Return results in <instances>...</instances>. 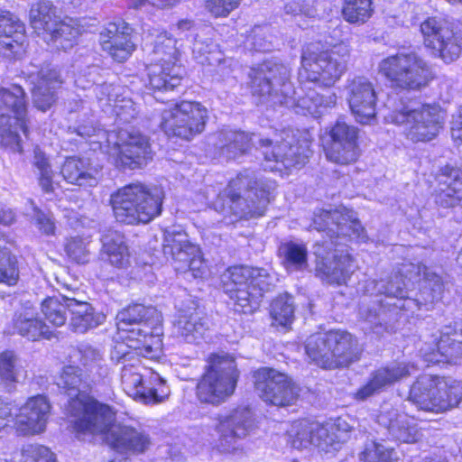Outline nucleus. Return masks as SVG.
Returning a JSON list of instances; mask_svg holds the SVG:
<instances>
[{
    "label": "nucleus",
    "instance_id": "f257e3e1",
    "mask_svg": "<svg viewBox=\"0 0 462 462\" xmlns=\"http://www.w3.org/2000/svg\"><path fill=\"white\" fill-rule=\"evenodd\" d=\"M57 385L70 397L66 411L69 423L77 438L100 436L120 453L146 450L150 438L143 431L115 422V411L86 393L88 375L79 365H67L57 379Z\"/></svg>",
    "mask_w": 462,
    "mask_h": 462
},
{
    "label": "nucleus",
    "instance_id": "f03ea898",
    "mask_svg": "<svg viewBox=\"0 0 462 462\" xmlns=\"http://www.w3.org/2000/svg\"><path fill=\"white\" fill-rule=\"evenodd\" d=\"M442 291L439 275L424 265L403 263L398 273L388 282L371 280L366 282L365 292L370 295H383L379 300L382 311L388 307L390 311L400 310L414 313L421 305L432 303Z\"/></svg>",
    "mask_w": 462,
    "mask_h": 462
},
{
    "label": "nucleus",
    "instance_id": "7ed1b4c3",
    "mask_svg": "<svg viewBox=\"0 0 462 462\" xmlns=\"http://www.w3.org/2000/svg\"><path fill=\"white\" fill-rule=\"evenodd\" d=\"M254 95L263 98V102L280 104L293 108L296 113L317 116L322 108L332 107L337 103L335 93L320 95L314 90L304 93L302 88L294 89L290 82V70L273 61H266L250 74Z\"/></svg>",
    "mask_w": 462,
    "mask_h": 462
},
{
    "label": "nucleus",
    "instance_id": "20e7f679",
    "mask_svg": "<svg viewBox=\"0 0 462 462\" xmlns=\"http://www.w3.org/2000/svg\"><path fill=\"white\" fill-rule=\"evenodd\" d=\"M117 334L112 357L130 361L131 352L149 359L160 357L162 350V316L153 307L134 304L116 315Z\"/></svg>",
    "mask_w": 462,
    "mask_h": 462
},
{
    "label": "nucleus",
    "instance_id": "39448f33",
    "mask_svg": "<svg viewBox=\"0 0 462 462\" xmlns=\"http://www.w3.org/2000/svg\"><path fill=\"white\" fill-rule=\"evenodd\" d=\"M275 183L271 180L254 179L251 172L240 173L231 180L223 193L211 201L214 191L206 197L217 212L224 216L226 224H232L239 218L263 216L273 198Z\"/></svg>",
    "mask_w": 462,
    "mask_h": 462
},
{
    "label": "nucleus",
    "instance_id": "423d86ee",
    "mask_svg": "<svg viewBox=\"0 0 462 462\" xmlns=\"http://www.w3.org/2000/svg\"><path fill=\"white\" fill-rule=\"evenodd\" d=\"M77 133L89 143L92 150L101 149L116 167L135 169L151 158L148 138L137 131H105L93 124L81 125Z\"/></svg>",
    "mask_w": 462,
    "mask_h": 462
},
{
    "label": "nucleus",
    "instance_id": "0eeeda50",
    "mask_svg": "<svg viewBox=\"0 0 462 462\" xmlns=\"http://www.w3.org/2000/svg\"><path fill=\"white\" fill-rule=\"evenodd\" d=\"M276 282L268 270L249 266H233L222 275L223 289L234 301L235 310L245 314L259 308L263 293Z\"/></svg>",
    "mask_w": 462,
    "mask_h": 462
},
{
    "label": "nucleus",
    "instance_id": "6e6552de",
    "mask_svg": "<svg viewBox=\"0 0 462 462\" xmlns=\"http://www.w3.org/2000/svg\"><path fill=\"white\" fill-rule=\"evenodd\" d=\"M164 191L161 187L140 183L126 185L111 195V205L118 222L148 223L161 214Z\"/></svg>",
    "mask_w": 462,
    "mask_h": 462
},
{
    "label": "nucleus",
    "instance_id": "1a4fd4ad",
    "mask_svg": "<svg viewBox=\"0 0 462 462\" xmlns=\"http://www.w3.org/2000/svg\"><path fill=\"white\" fill-rule=\"evenodd\" d=\"M389 123L402 126V134L412 143H426L438 136L445 122V113L437 105L400 102L387 116Z\"/></svg>",
    "mask_w": 462,
    "mask_h": 462
},
{
    "label": "nucleus",
    "instance_id": "9d476101",
    "mask_svg": "<svg viewBox=\"0 0 462 462\" xmlns=\"http://www.w3.org/2000/svg\"><path fill=\"white\" fill-rule=\"evenodd\" d=\"M305 349L312 362L327 369L346 366L357 360L359 355V348L352 335L340 330L311 335Z\"/></svg>",
    "mask_w": 462,
    "mask_h": 462
},
{
    "label": "nucleus",
    "instance_id": "9b49d317",
    "mask_svg": "<svg viewBox=\"0 0 462 462\" xmlns=\"http://www.w3.org/2000/svg\"><path fill=\"white\" fill-rule=\"evenodd\" d=\"M349 55L346 45H339L330 51H320L318 46L308 45L302 51L299 77L301 80L331 87L346 71Z\"/></svg>",
    "mask_w": 462,
    "mask_h": 462
},
{
    "label": "nucleus",
    "instance_id": "f8f14e48",
    "mask_svg": "<svg viewBox=\"0 0 462 462\" xmlns=\"http://www.w3.org/2000/svg\"><path fill=\"white\" fill-rule=\"evenodd\" d=\"M461 398L462 386L457 381L423 374L411 387L408 401L419 410L439 413L457 406Z\"/></svg>",
    "mask_w": 462,
    "mask_h": 462
},
{
    "label": "nucleus",
    "instance_id": "ddd939ff",
    "mask_svg": "<svg viewBox=\"0 0 462 462\" xmlns=\"http://www.w3.org/2000/svg\"><path fill=\"white\" fill-rule=\"evenodd\" d=\"M350 430L349 424L341 418L325 424L298 420L290 426L286 436L293 448L303 449L314 445L325 452H330L337 450L348 439Z\"/></svg>",
    "mask_w": 462,
    "mask_h": 462
},
{
    "label": "nucleus",
    "instance_id": "4468645a",
    "mask_svg": "<svg viewBox=\"0 0 462 462\" xmlns=\"http://www.w3.org/2000/svg\"><path fill=\"white\" fill-rule=\"evenodd\" d=\"M208 364L198 383L197 395L203 402L219 404L234 393L239 372L235 358L228 354H213Z\"/></svg>",
    "mask_w": 462,
    "mask_h": 462
},
{
    "label": "nucleus",
    "instance_id": "2eb2a0df",
    "mask_svg": "<svg viewBox=\"0 0 462 462\" xmlns=\"http://www.w3.org/2000/svg\"><path fill=\"white\" fill-rule=\"evenodd\" d=\"M0 144L21 151V134L27 135L25 94L18 85L0 89Z\"/></svg>",
    "mask_w": 462,
    "mask_h": 462
},
{
    "label": "nucleus",
    "instance_id": "dca6fc26",
    "mask_svg": "<svg viewBox=\"0 0 462 462\" xmlns=\"http://www.w3.org/2000/svg\"><path fill=\"white\" fill-rule=\"evenodd\" d=\"M30 23L38 34H43L45 41L52 42L57 49L71 48L81 33L76 21H62L57 15V10L49 0H41L34 4L29 14Z\"/></svg>",
    "mask_w": 462,
    "mask_h": 462
},
{
    "label": "nucleus",
    "instance_id": "f3484780",
    "mask_svg": "<svg viewBox=\"0 0 462 462\" xmlns=\"http://www.w3.org/2000/svg\"><path fill=\"white\" fill-rule=\"evenodd\" d=\"M380 73L403 88L420 89L433 79L428 63L414 52H400L383 59L379 65Z\"/></svg>",
    "mask_w": 462,
    "mask_h": 462
},
{
    "label": "nucleus",
    "instance_id": "a211bd4d",
    "mask_svg": "<svg viewBox=\"0 0 462 462\" xmlns=\"http://www.w3.org/2000/svg\"><path fill=\"white\" fill-rule=\"evenodd\" d=\"M180 51L176 41L162 32L154 41L152 63L148 67L150 86L157 90H172L181 81L180 67L177 64Z\"/></svg>",
    "mask_w": 462,
    "mask_h": 462
},
{
    "label": "nucleus",
    "instance_id": "6ab92c4d",
    "mask_svg": "<svg viewBox=\"0 0 462 462\" xmlns=\"http://www.w3.org/2000/svg\"><path fill=\"white\" fill-rule=\"evenodd\" d=\"M121 383L128 396L145 404L162 402L169 395L164 380L143 366L139 359L124 365Z\"/></svg>",
    "mask_w": 462,
    "mask_h": 462
},
{
    "label": "nucleus",
    "instance_id": "aec40b11",
    "mask_svg": "<svg viewBox=\"0 0 462 462\" xmlns=\"http://www.w3.org/2000/svg\"><path fill=\"white\" fill-rule=\"evenodd\" d=\"M294 141L295 136L291 130L282 131L273 140H260L265 159L264 169L282 172L283 170L304 165L310 154V144L307 141L300 143L299 140L293 144Z\"/></svg>",
    "mask_w": 462,
    "mask_h": 462
},
{
    "label": "nucleus",
    "instance_id": "412c9836",
    "mask_svg": "<svg viewBox=\"0 0 462 462\" xmlns=\"http://www.w3.org/2000/svg\"><path fill=\"white\" fill-rule=\"evenodd\" d=\"M208 110L199 102L181 101L162 114L160 126L169 137L189 141L204 131Z\"/></svg>",
    "mask_w": 462,
    "mask_h": 462
},
{
    "label": "nucleus",
    "instance_id": "4be33fe9",
    "mask_svg": "<svg viewBox=\"0 0 462 462\" xmlns=\"http://www.w3.org/2000/svg\"><path fill=\"white\" fill-rule=\"evenodd\" d=\"M253 419L251 411L240 407L226 414L220 415L215 423L217 439L214 448L222 454L237 455L242 453V440L251 432Z\"/></svg>",
    "mask_w": 462,
    "mask_h": 462
},
{
    "label": "nucleus",
    "instance_id": "5701e85b",
    "mask_svg": "<svg viewBox=\"0 0 462 462\" xmlns=\"http://www.w3.org/2000/svg\"><path fill=\"white\" fill-rule=\"evenodd\" d=\"M163 253L167 257L171 258L177 272H190L194 278L203 277L207 273V265L199 247L190 243L188 235L180 229L165 231Z\"/></svg>",
    "mask_w": 462,
    "mask_h": 462
},
{
    "label": "nucleus",
    "instance_id": "b1692460",
    "mask_svg": "<svg viewBox=\"0 0 462 462\" xmlns=\"http://www.w3.org/2000/svg\"><path fill=\"white\" fill-rule=\"evenodd\" d=\"M420 32L425 46L430 49L434 55L448 63L458 58L461 45L448 21L430 17L421 23Z\"/></svg>",
    "mask_w": 462,
    "mask_h": 462
},
{
    "label": "nucleus",
    "instance_id": "393cba45",
    "mask_svg": "<svg viewBox=\"0 0 462 462\" xmlns=\"http://www.w3.org/2000/svg\"><path fill=\"white\" fill-rule=\"evenodd\" d=\"M328 140L325 141L324 150L327 158L338 164L355 162L359 155L358 130L346 122L337 120L328 131Z\"/></svg>",
    "mask_w": 462,
    "mask_h": 462
},
{
    "label": "nucleus",
    "instance_id": "a878e982",
    "mask_svg": "<svg viewBox=\"0 0 462 462\" xmlns=\"http://www.w3.org/2000/svg\"><path fill=\"white\" fill-rule=\"evenodd\" d=\"M254 377L255 389L265 402L285 406L295 400V387L286 374L264 367L257 370Z\"/></svg>",
    "mask_w": 462,
    "mask_h": 462
},
{
    "label": "nucleus",
    "instance_id": "bb28decb",
    "mask_svg": "<svg viewBox=\"0 0 462 462\" xmlns=\"http://www.w3.org/2000/svg\"><path fill=\"white\" fill-rule=\"evenodd\" d=\"M313 228L327 232L329 237L346 236L351 238L365 240L364 228L356 213L343 206L334 211L319 210L314 214Z\"/></svg>",
    "mask_w": 462,
    "mask_h": 462
},
{
    "label": "nucleus",
    "instance_id": "cd10ccee",
    "mask_svg": "<svg viewBox=\"0 0 462 462\" xmlns=\"http://www.w3.org/2000/svg\"><path fill=\"white\" fill-rule=\"evenodd\" d=\"M51 403L42 394L29 397L15 409V430L23 436H33L45 431L51 414Z\"/></svg>",
    "mask_w": 462,
    "mask_h": 462
},
{
    "label": "nucleus",
    "instance_id": "c85d7f7f",
    "mask_svg": "<svg viewBox=\"0 0 462 462\" xmlns=\"http://www.w3.org/2000/svg\"><path fill=\"white\" fill-rule=\"evenodd\" d=\"M378 423L385 427L396 440L403 443H415L421 438L413 415L402 411L391 403H383L377 416Z\"/></svg>",
    "mask_w": 462,
    "mask_h": 462
},
{
    "label": "nucleus",
    "instance_id": "c756f323",
    "mask_svg": "<svg viewBox=\"0 0 462 462\" xmlns=\"http://www.w3.org/2000/svg\"><path fill=\"white\" fill-rule=\"evenodd\" d=\"M348 105L360 124H370L376 115V94L371 82L364 78L355 79L349 85Z\"/></svg>",
    "mask_w": 462,
    "mask_h": 462
},
{
    "label": "nucleus",
    "instance_id": "7c9ffc66",
    "mask_svg": "<svg viewBox=\"0 0 462 462\" xmlns=\"http://www.w3.org/2000/svg\"><path fill=\"white\" fill-rule=\"evenodd\" d=\"M132 29L123 21L109 23L100 33L102 50L118 62L126 60L134 51Z\"/></svg>",
    "mask_w": 462,
    "mask_h": 462
},
{
    "label": "nucleus",
    "instance_id": "2f4dec72",
    "mask_svg": "<svg viewBox=\"0 0 462 462\" xmlns=\"http://www.w3.org/2000/svg\"><path fill=\"white\" fill-rule=\"evenodd\" d=\"M28 79L33 86L32 88L33 105L41 111H47L56 101V90L62 83L59 72L47 65L37 73L31 71Z\"/></svg>",
    "mask_w": 462,
    "mask_h": 462
},
{
    "label": "nucleus",
    "instance_id": "473e14b6",
    "mask_svg": "<svg viewBox=\"0 0 462 462\" xmlns=\"http://www.w3.org/2000/svg\"><path fill=\"white\" fill-rule=\"evenodd\" d=\"M420 354L428 364L457 363L462 356V329L460 332H441L434 337L432 346L426 343L421 347Z\"/></svg>",
    "mask_w": 462,
    "mask_h": 462
},
{
    "label": "nucleus",
    "instance_id": "72a5a7b5",
    "mask_svg": "<svg viewBox=\"0 0 462 462\" xmlns=\"http://www.w3.org/2000/svg\"><path fill=\"white\" fill-rule=\"evenodd\" d=\"M25 27L10 12L0 14V53L7 58H19L25 51Z\"/></svg>",
    "mask_w": 462,
    "mask_h": 462
},
{
    "label": "nucleus",
    "instance_id": "f704fd0d",
    "mask_svg": "<svg viewBox=\"0 0 462 462\" xmlns=\"http://www.w3.org/2000/svg\"><path fill=\"white\" fill-rule=\"evenodd\" d=\"M315 254L318 255L317 274L328 283L343 284L346 283L351 273L354 272L353 259L348 253L338 252L328 253L326 256H321V253L317 249Z\"/></svg>",
    "mask_w": 462,
    "mask_h": 462
},
{
    "label": "nucleus",
    "instance_id": "c9c22d12",
    "mask_svg": "<svg viewBox=\"0 0 462 462\" xmlns=\"http://www.w3.org/2000/svg\"><path fill=\"white\" fill-rule=\"evenodd\" d=\"M122 91L120 86L112 84L98 85L94 88L100 106L104 110L111 107L118 122L128 123L137 115V108L131 98L122 96Z\"/></svg>",
    "mask_w": 462,
    "mask_h": 462
},
{
    "label": "nucleus",
    "instance_id": "e433bc0d",
    "mask_svg": "<svg viewBox=\"0 0 462 462\" xmlns=\"http://www.w3.org/2000/svg\"><path fill=\"white\" fill-rule=\"evenodd\" d=\"M178 307V317L174 323L173 333L180 342L199 344L206 333L205 324L197 312L196 304L192 301L187 308Z\"/></svg>",
    "mask_w": 462,
    "mask_h": 462
},
{
    "label": "nucleus",
    "instance_id": "4c0bfd02",
    "mask_svg": "<svg viewBox=\"0 0 462 462\" xmlns=\"http://www.w3.org/2000/svg\"><path fill=\"white\" fill-rule=\"evenodd\" d=\"M410 374V367L404 363H397L382 367L376 370L371 375L369 381L356 393L355 398L364 401Z\"/></svg>",
    "mask_w": 462,
    "mask_h": 462
},
{
    "label": "nucleus",
    "instance_id": "58836bf2",
    "mask_svg": "<svg viewBox=\"0 0 462 462\" xmlns=\"http://www.w3.org/2000/svg\"><path fill=\"white\" fill-rule=\"evenodd\" d=\"M60 173L67 182L80 187H95L99 181L98 169L84 158H67Z\"/></svg>",
    "mask_w": 462,
    "mask_h": 462
},
{
    "label": "nucleus",
    "instance_id": "ea45409f",
    "mask_svg": "<svg viewBox=\"0 0 462 462\" xmlns=\"http://www.w3.org/2000/svg\"><path fill=\"white\" fill-rule=\"evenodd\" d=\"M9 333H17L32 341L53 337V332L37 319L36 312L32 308H25L14 315Z\"/></svg>",
    "mask_w": 462,
    "mask_h": 462
},
{
    "label": "nucleus",
    "instance_id": "a19ab883",
    "mask_svg": "<svg viewBox=\"0 0 462 462\" xmlns=\"http://www.w3.org/2000/svg\"><path fill=\"white\" fill-rule=\"evenodd\" d=\"M439 193L436 202L441 207L449 208L462 202V169L449 165L441 170Z\"/></svg>",
    "mask_w": 462,
    "mask_h": 462
},
{
    "label": "nucleus",
    "instance_id": "79ce46f5",
    "mask_svg": "<svg viewBox=\"0 0 462 462\" xmlns=\"http://www.w3.org/2000/svg\"><path fill=\"white\" fill-rule=\"evenodd\" d=\"M195 60L201 64L217 65V71L228 75L231 71L232 60L224 57L218 46L210 38L196 34L192 46Z\"/></svg>",
    "mask_w": 462,
    "mask_h": 462
},
{
    "label": "nucleus",
    "instance_id": "37998d69",
    "mask_svg": "<svg viewBox=\"0 0 462 462\" xmlns=\"http://www.w3.org/2000/svg\"><path fill=\"white\" fill-rule=\"evenodd\" d=\"M102 259L116 268H125L130 263V254L125 237L117 231L109 230L102 236Z\"/></svg>",
    "mask_w": 462,
    "mask_h": 462
},
{
    "label": "nucleus",
    "instance_id": "c03bdc74",
    "mask_svg": "<svg viewBox=\"0 0 462 462\" xmlns=\"http://www.w3.org/2000/svg\"><path fill=\"white\" fill-rule=\"evenodd\" d=\"M68 306L71 314L69 326L77 333H85L105 321V315L96 312L88 302L71 300Z\"/></svg>",
    "mask_w": 462,
    "mask_h": 462
},
{
    "label": "nucleus",
    "instance_id": "a18cd8bd",
    "mask_svg": "<svg viewBox=\"0 0 462 462\" xmlns=\"http://www.w3.org/2000/svg\"><path fill=\"white\" fill-rule=\"evenodd\" d=\"M23 374L17 356L13 351H4L0 354V387L8 393L15 389L16 383Z\"/></svg>",
    "mask_w": 462,
    "mask_h": 462
},
{
    "label": "nucleus",
    "instance_id": "49530a36",
    "mask_svg": "<svg viewBox=\"0 0 462 462\" xmlns=\"http://www.w3.org/2000/svg\"><path fill=\"white\" fill-rule=\"evenodd\" d=\"M218 140L216 145L222 154L227 159H233L248 149L252 138L244 132L226 130L218 134Z\"/></svg>",
    "mask_w": 462,
    "mask_h": 462
},
{
    "label": "nucleus",
    "instance_id": "de8ad7c7",
    "mask_svg": "<svg viewBox=\"0 0 462 462\" xmlns=\"http://www.w3.org/2000/svg\"><path fill=\"white\" fill-rule=\"evenodd\" d=\"M71 300L61 295L48 297L42 303V312L51 324L60 327L67 320L68 302Z\"/></svg>",
    "mask_w": 462,
    "mask_h": 462
},
{
    "label": "nucleus",
    "instance_id": "09e8293b",
    "mask_svg": "<svg viewBox=\"0 0 462 462\" xmlns=\"http://www.w3.org/2000/svg\"><path fill=\"white\" fill-rule=\"evenodd\" d=\"M33 165L37 170L38 182L42 189L53 192L58 186L57 177L51 169L49 158L40 149L34 150Z\"/></svg>",
    "mask_w": 462,
    "mask_h": 462
},
{
    "label": "nucleus",
    "instance_id": "8fccbe9b",
    "mask_svg": "<svg viewBox=\"0 0 462 462\" xmlns=\"http://www.w3.org/2000/svg\"><path fill=\"white\" fill-rule=\"evenodd\" d=\"M279 254L287 269H301L307 263V248L302 243L284 242L279 247Z\"/></svg>",
    "mask_w": 462,
    "mask_h": 462
},
{
    "label": "nucleus",
    "instance_id": "3c124183",
    "mask_svg": "<svg viewBox=\"0 0 462 462\" xmlns=\"http://www.w3.org/2000/svg\"><path fill=\"white\" fill-rule=\"evenodd\" d=\"M372 0H344L342 14L350 23H364L373 14Z\"/></svg>",
    "mask_w": 462,
    "mask_h": 462
},
{
    "label": "nucleus",
    "instance_id": "603ef678",
    "mask_svg": "<svg viewBox=\"0 0 462 462\" xmlns=\"http://www.w3.org/2000/svg\"><path fill=\"white\" fill-rule=\"evenodd\" d=\"M0 462H57L54 453L42 445H27L14 459L6 456L0 457Z\"/></svg>",
    "mask_w": 462,
    "mask_h": 462
},
{
    "label": "nucleus",
    "instance_id": "864d4df0",
    "mask_svg": "<svg viewBox=\"0 0 462 462\" xmlns=\"http://www.w3.org/2000/svg\"><path fill=\"white\" fill-rule=\"evenodd\" d=\"M270 314L273 320V325L290 326L294 318L292 298L288 294L277 297L271 305Z\"/></svg>",
    "mask_w": 462,
    "mask_h": 462
},
{
    "label": "nucleus",
    "instance_id": "5fc2aeb1",
    "mask_svg": "<svg viewBox=\"0 0 462 462\" xmlns=\"http://www.w3.org/2000/svg\"><path fill=\"white\" fill-rule=\"evenodd\" d=\"M362 462H397L398 455L393 448L381 442L367 444L360 454Z\"/></svg>",
    "mask_w": 462,
    "mask_h": 462
},
{
    "label": "nucleus",
    "instance_id": "6e6d98bb",
    "mask_svg": "<svg viewBox=\"0 0 462 462\" xmlns=\"http://www.w3.org/2000/svg\"><path fill=\"white\" fill-rule=\"evenodd\" d=\"M4 241H0V282L14 285L19 278L17 261Z\"/></svg>",
    "mask_w": 462,
    "mask_h": 462
},
{
    "label": "nucleus",
    "instance_id": "4d7b16f0",
    "mask_svg": "<svg viewBox=\"0 0 462 462\" xmlns=\"http://www.w3.org/2000/svg\"><path fill=\"white\" fill-rule=\"evenodd\" d=\"M76 358L82 367V372L88 376V374L97 373L102 362L101 354L90 346H80L77 351Z\"/></svg>",
    "mask_w": 462,
    "mask_h": 462
},
{
    "label": "nucleus",
    "instance_id": "13d9d810",
    "mask_svg": "<svg viewBox=\"0 0 462 462\" xmlns=\"http://www.w3.org/2000/svg\"><path fill=\"white\" fill-rule=\"evenodd\" d=\"M246 45L259 51H269L273 46V36L268 26H255L246 39Z\"/></svg>",
    "mask_w": 462,
    "mask_h": 462
},
{
    "label": "nucleus",
    "instance_id": "bf43d9fd",
    "mask_svg": "<svg viewBox=\"0 0 462 462\" xmlns=\"http://www.w3.org/2000/svg\"><path fill=\"white\" fill-rule=\"evenodd\" d=\"M89 236L87 237H73L66 246L68 255L79 263H85L89 259Z\"/></svg>",
    "mask_w": 462,
    "mask_h": 462
},
{
    "label": "nucleus",
    "instance_id": "052dcab7",
    "mask_svg": "<svg viewBox=\"0 0 462 462\" xmlns=\"http://www.w3.org/2000/svg\"><path fill=\"white\" fill-rule=\"evenodd\" d=\"M241 0H207V8L216 17L227 16L238 7Z\"/></svg>",
    "mask_w": 462,
    "mask_h": 462
},
{
    "label": "nucleus",
    "instance_id": "680f3d73",
    "mask_svg": "<svg viewBox=\"0 0 462 462\" xmlns=\"http://www.w3.org/2000/svg\"><path fill=\"white\" fill-rule=\"evenodd\" d=\"M15 409L14 402L0 400V432L6 431L12 425L15 428Z\"/></svg>",
    "mask_w": 462,
    "mask_h": 462
},
{
    "label": "nucleus",
    "instance_id": "e2e57ef3",
    "mask_svg": "<svg viewBox=\"0 0 462 462\" xmlns=\"http://www.w3.org/2000/svg\"><path fill=\"white\" fill-rule=\"evenodd\" d=\"M30 204L32 216L35 220V225L37 227L46 235H52L55 230V224L51 217L36 208L32 202Z\"/></svg>",
    "mask_w": 462,
    "mask_h": 462
},
{
    "label": "nucleus",
    "instance_id": "0e129e2a",
    "mask_svg": "<svg viewBox=\"0 0 462 462\" xmlns=\"http://www.w3.org/2000/svg\"><path fill=\"white\" fill-rule=\"evenodd\" d=\"M285 11L296 16L302 15L308 18H314L317 15V10L313 6H299L297 4L286 5Z\"/></svg>",
    "mask_w": 462,
    "mask_h": 462
},
{
    "label": "nucleus",
    "instance_id": "69168bd1",
    "mask_svg": "<svg viewBox=\"0 0 462 462\" xmlns=\"http://www.w3.org/2000/svg\"><path fill=\"white\" fill-rule=\"evenodd\" d=\"M451 135L455 143L462 144V107L458 110L457 116L453 117Z\"/></svg>",
    "mask_w": 462,
    "mask_h": 462
},
{
    "label": "nucleus",
    "instance_id": "338daca9",
    "mask_svg": "<svg viewBox=\"0 0 462 462\" xmlns=\"http://www.w3.org/2000/svg\"><path fill=\"white\" fill-rule=\"evenodd\" d=\"M14 220V214L11 209L0 208V224L5 226L11 225Z\"/></svg>",
    "mask_w": 462,
    "mask_h": 462
},
{
    "label": "nucleus",
    "instance_id": "774afa93",
    "mask_svg": "<svg viewBox=\"0 0 462 462\" xmlns=\"http://www.w3.org/2000/svg\"><path fill=\"white\" fill-rule=\"evenodd\" d=\"M177 30H179L180 32H185L186 31H194L192 28V23L189 20H182L179 22L177 24Z\"/></svg>",
    "mask_w": 462,
    "mask_h": 462
}]
</instances>
